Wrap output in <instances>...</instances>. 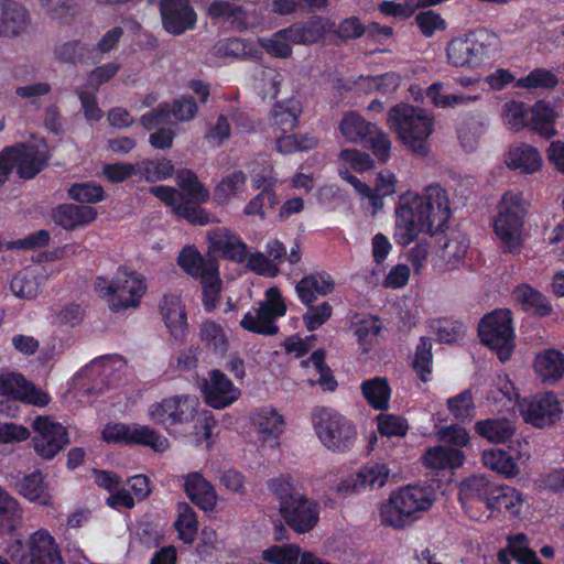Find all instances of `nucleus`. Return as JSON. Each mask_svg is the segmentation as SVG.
Masks as SVG:
<instances>
[{"mask_svg":"<svg viewBox=\"0 0 564 564\" xmlns=\"http://www.w3.org/2000/svg\"><path fill=\"white\" fill-rule=\"evenodd\" d=\"M513 295L522 308L530 314L545 316L552 312V306L547 300L527 284L517 286Z\"/></svg>","mask_w":564,"mask_h":564,"instance_id":"nucleus-42","label":"nucleus"},{"mask_svg":"<svg viewBox=\"0 0 564 564\" xmlns=\"http://www.w3.org/2000/svg\"><path fill=\"white\" fill-rule=\"evenodd\" d=\"M529 111L525 105L520 101L510 100L505 104L502 115L505 124L513 131H520L528 127Z\"/></svg>","mask_w":564,"mask_h":564,"instance_id":"nucleus-57","label":"nucleus"},{"mask_svg":"<svg viewBox=\"0 0 564 564\" xmlns=\"http://www.w3.org/2000/svg\"><path fill=\"white\" fill-rule=\"evenodd\" d=\"M478 334L481 343L495 350L502 362L510 359L514 348V333L509 310H495L484 316L478 326Z\"/></svg>","mask_w":564,"mask_h":564,"instance_id":"nucleus-11","label":"nucleus"},{"mask_svg":"<svg viewBox=\"0 0 564 564\" xmlns=\"http://www.w3.org/2000/svg\"><path fill=\"white\" fill-rule=\"evenodd\" d=\"M519 410L524 421L536 427L553 424L562 413L560 401L553 392L539 393L521 400Z\"/></svg>","mask_w":564,"mask_h":564,"instance_id":"nucleus-15","label":"nucleus"},{"mask_svg":"<svg viewBox=\"0 0 564 564\" xmlns=\"http://www.w3.org/2000/svg\"><path fill=\"white\" fill-rule=\"evenodd\" d=\"M338 161L341 164L340 169L350 167L356 172H365L373 169L375 161L366 152L357 149H345L338 154Z\"/></svg>","mask_w":564,"mask_h":564,"instance_id":"nucleus-61","label":"nucleus"},{"mask_svg":"<svg viewBox=\"0 0 564 564\" xmlns=\"http://www.w3.org/2000/svg\"><path fill=\"white\" fill-rule=\"evenodd\" d=\"M209 248L213 252L235 261H243L247 256V245L230 229L220 227L207 234Z\"/></svg>","mask_w":564,"mask_h":564,"instance_id":"nucleus-25","label":"nucleus"},{"mask_svg":"<svg viewBox=\"0 0 564 564\" xmlns=\"http://www.w3.org/2000/svg\"><path fill=\"white\" fill-rule=\"evenodd\" d=\"M481 460L487 468L506 478H513L520 474V468L514 458L502 449L490 448L484 451Z\"/></svg>","mask_w":564,"mask_h":564,"instance_id":"nucleus-41","label":"nucleus"},{"mask_svg":"<svg viewBox=\"0 0 564 564\" xmlns=\"http://www.w3.org/2000/svg\"><path fill=\"white\" fill-rule=\"evenodd\" d=\"M54 221L65 230H75L91 224L97 210L87 205L63 204L53 210Z\"/></svg>","mask_w":564,"mask_h":564,"instance_id":"nucleus-26","label":"nucleus"},{"mask_svg":"<svg viewBox=\"0 0 564 564\" xmlns=\"http://www.w3.org/2000/svg\"><path fill=\"white\" fill-rule=\"evenodd\" d=\"M434 494L424 487L408 485L392 491L380 506V521L386 527L403 529L431 509Z\"/></svg>","mask_w":564,"mask_h":564,"instance_id":"nucleus-5","label":"nucleus"},{"mask_svg":"<svg viewBox=\"0 0 564 564\" xmlns=\"http://www.w3.org/2000/svg\"><path fill=\"white\" fill-rule=\"evenodd\" d=\"M556 113L553 108L543 100L535 102L529 111L528 127L544 139H551L557 134L554 127Z\"/></svg>","mask_w":564,"mask_h":564,"instance_id":"nucleus-34","label":"nucleus"},{"mask_svg":"<svg viewBox=\"0 0 564 564\" xmlns=\"http://www.w3.org/2000/svg\"><path fill=\"white\" fill-rule=\"evenodd\" d=\"M175 528L180 539L185 543H193L197 534L198 523L194 509L186 502L178 503Z\"/></svg>","mask_w":564,"mask_h":564,"instance_id":"nucleus-51","label":"nucleus"},{"mask_svg":"<svg viewBox=\"0 0 564 564\" xmlns=\"http://www.w3.org/2000/svg\"><path fill=\"white\" fill-rule=\"evenodd\" d=\"M449 218V198L441 186H429L422 194L406 192L397 204L393 238L399 246H409L422 232L443 230Z\"/></svg>","mask_w":564,"mask_h":564,"instance_id":"nucleus-1","label":"nucleus"},{"mask_svg":"<svg viewBox=\"0 0 564 564\" xmlns=\"http://www.w3.org/2000/svg\"><path fill=\"white\" fill-rule=\"evenodd\" d=\"M301 112L302 104L295 97L276 102L272 109V123L282 132L291 131L296 128Z\"/></svg>","mask_w":564,"mask_h":564,"instance_id":"nucleus-38","label":"nucleus"},{"mask_svg":"<svg viewBox=\"0 0 564 564\" xmlns=\"http://www.w3.org/2000/svg\"><path fill=\"white\" fill-rule=\"evenodd\" d=\"M335 289L333 278L326 272H317L305 275L301 279L296 286V293L302 303L312 304L317 295H328Z\"/></svg>","mask_w":564,"mask_h":564,"instance_id":"nucleus-29","label":"nucleus"},{"mask_svg":"<svg viewBox=\"0 0 564 564\" xmlns=\"http://www.w3.org/2000/svg\"><path fill=\"white\" fill-rule=\"evenodd\" d=\"M148 417L165 426H192L195 442L202 444L210 438L214 420L199 409V400L192 394L173 395L148 408Z\"/></svg>","mask_w":564,"mask_h":564,"instance_id":"nucleus-2","label":"nucleus"},{"mask_svg":"<svg viewBox=\"0 0 564 564\" xmlns=\"http://www.w3.org/2000/svg\"><path fill=\"white\" fill-rule=\"evenodd\" d=\"M23 522V511L19 501L0 487V532L12 533Z\"/></svg>","mask_w":564,"mask_h":564,"instance_id":"nucleus-37","label":"nucleus"},{"mask_svg":"<svg viewBox=\"0 0 564 564\" xmlns=\"http://www.w3.org/2000/svg\"><path fill=\"white\" fill-rule=\"evenodd\" d=\"M286 305L279 288L272 286L265 291V301L252 312L245 314L240 321V326L251 333L272 336L279 330L275 321L284 316Z\"/></svg>","mask_w":564,"mask_h":564,"instance_id":"nucleus-12","label":"nucleus"},{"mask_svg":"<svg viewBox=\"0 0 564 564\" xmlns=\"http://www.w3.org/2000/svg\"><path fill=\"white\" fill-rule=\"evenodd\" d=\"M26 23V11L13 3L0 4V34L15 35Z\"/></svg>","mask_w":564,"mask_h":564,"instance_id":"nucleus-46","label":"nucleus"},{"mask_svg":"<svg viewBox=\"0 0 564 564\" xmlns=\"http://www.w3.org/2000/svg\"><path fill=\"white\" fill-rule=\"evenodd\" d=\"M14 564H65L55 538L44 529L33 532L26 544L17 540L8 546Z\"/></svg>","mask_w":564,"mask_h":564,"instance_id":"nucleus-10","label":"nucleus"},{"mask_svg":"<svg viewBox=\"0 0 564 564\" xmlns=\"http://www.w3.org/2000/svg\"><path fill=\"white\" fill-rule=\"evenodd\" d=\"M558 80L555 74L545 68H535L514 82L516 87L524 89L554 88Z\"/></svg>","mask_w":564,"mask_h":564,"instance_id":"nucleus-59","label":"nucleus"},{"mask_svg":"<svg viewBox=\"0 0 564 564\" xmlns=\"http://www.w3.org/2000/svg\"><path fill=\"white\" fill-rule=\"evenodd\" d=\"M380 328L379 319L375 316H368L355 324L354 335L362 352L370 350Z\"/></svg>","mask_w":564,"mask_h":564,"instance_id":"nucleus-56","label":"nucleus"},{"mask_svg":"<svg viewBox=\"0 0 564 564\" xmlns=\"http://www.w3.org/2000/svg\"><path fill=\"white\" fill-rule=\"evenodd\" d=\"M376 128L373 123L355 111L345 113L339 122L341 135L350 143H360L366 140Z\"/></svg>","mask_w":564,"mask_h":564,"instance_id":"nucleus-40","label":"nucleus"},{"mask_svg":"<svg viewBox=\"0 0 564 564\" xmlns=\"http://www.w3.org/2000/svg\"><path fill=\"white\" fill-rule=\"evenodd\" d=\"M421 459L424 467L432 470H443L460 467L465 456L459 449L437 445L427 448Z\"/></svg>","mask_w":564,"mask_h":564,"instance_id":"nucleus-31","label":"nucleus"},{"mask_svg":"<svg viewBox=\"0 0 564 564\" xmlns=\"http://www.w3.org/2000/svg\"><path fill=\"white\" fill-rule=\"evenodd\" d=\"M312 424L321 443L335 453L350 449L357 438L355 424L329 408L315 409L312 413Z\"/></svg>","mask_w":564,"mask_h":564,"instance_id":"nucleus-7","label":"nucleus"},{"mask_svg":"<svg viewBox=\"0 0 564 564\" xmlns=\"http://www.w3.org/2000/svg\"><path fill=\"white\" fill-rule=\"evenodd\" d=\"M184 489L189 500L204 511L215 509L218 497L213 485L199 473L184 476Z\"/></svg>","mask_w":564,"mask_h":564,"instance_id":"nucleus-27","label":"nucleus"},{"mask_svg":"<svg viewBox=\"0 0 564 564\" xmlns=\"http://www.w3.org/2000/svg\"><path fill=\"white\" fill-rule=\"evenodd\" d=\"M102 438L108 443L144 445L156 452H164L169 448L167 438L147 425H126L119 423L107 425L102 431Z\"/></svg>","mask_w":564,"mask_h":564,"instance_id":"nucleus-14","label":"nucleus"},{"mask_svg":"<svg viewBox=\"0 0 564 564\" xmlns=\"http://www.w3.org/2000/svg\"><path fill=\"white\" fill-rule=\"evenodd\" d=\"M200 390L205 403L216 410H223L240 398V390L220 370L208 372L202 382Z\"/></svg>","mask_w":564,"mask_h":564,"instance_id":"nucleus-17","label":"nucleus"},{"mask_svg":"<svg viewBox=\"0 0 564 564\" xmlns=\"http://www.w3.org/2000/svg\"><path fill=\"white\" fill-rule=\"evenodd\" d=\"M390 470L383 463H369L344 479L337 487L341 494L359 492L381 488L387 484Z\"/></svg>","mask_w":564,"mask_h":564,"instance_id":"nucleus-19","label":"nucleus"},{"mask_svg":"<svg viewBox=\"0 0 564 564\" xmlns=\"http://www.w3.org/2000/svg\"><path fill=\"white\" fill-rule=\"evenodd\" d=\"M139 174L148 182H158L172 176L174 166L170 160L139 161Z\"/></svg>","mask_w":564,"mask_h":564,"instance_id":"nucleus-58","label":"nucleus"},{"mask_svg":"<svg viewBox=\"0 0 564 564\" xmlns=\"http://www.w3.org/2000/svg\"><path fill=\"white\" fill-rule=\"evenodd\" d=\"M203 288V305L207 312H213L218 304L223 282L218 270L200 280Z\"/></svg>","mask_w":564,"mask_h":564,"instance_id":"nucleus-64","label":"nucleus"},{"mask_svg":"<svg viewBox=\"0 0 564 564\" xmlns=\"http://www.w3.org/2000/svg\"><path fill=\"white\" fill-rule=\"evenodd\" d=\"M449 412L457 420H470L475 415L474 398L469 390H465L456 397L447 400Z\"/></svg>","mask_w":564,"mask_h":564,"instance_id":"nucleus-63","label":"nucleus"},{"mask_svg":"<svg viewBox=\"0 0 564 564\" xmlns=\"http://www.w3.org/2000/svg\"><path fill=\"white\" fill-rule=\"evenodd\" d=\"M142 274L127 267H120L110 282L100 286L102 297L113 312L137 307L147 291Z\"/></svg>","mask_w":564,"mask_h":564,"instance_id":"nucleus-9","label":"nucleus"},{"mask_svg":"<svg viewBox=\"0 0 564 564\" xmlns=\"http://www.w3.org/2000/svg\"><path fill=\"white\" fill-rule=\"evenodd\" d=\"M246 175L240 172H232L220 180L214 191V199L218 204H227L242 193L246 188Z\"/></svg>","mask_w":564,"mask_h":564,"instance_id":"nucleus-47","label":"nucleus"},{"mask_svg":"<svg viewBox=\"0 0 564 564\" xmlns=\"http://www.w3.org/2000/svg\"><path fill=\"white\" fill-rule=\"evenodd\" d=\"M150 193L170 206L178 217L186 219L193 225L204 226L212 221L209 215L202 208L189 205L184 194L171 186H152Z\"/></svg>","mask_w":564,"mask_h":564,"instance_id":"nucleus-20","label":"nucleus"},{"mask_svg":"<svg viewBox=\"0 0 564 564\" xmlns=\"http://www.w3.org/2000/svg\"><path fill=\"white\" fill-rule=\"evenodd\" d=\"M47 160L46 144L42 141L6 147L0 151V187L14 167L21 178L29 180L45 166Z\"/></svg>","mask_w":564,"mask_h":564,"instance_id":"nucleus-8","label":"nucleus"},{"mask_svg":"<svg viewBox=\"0 0 564 564\" xmlns=\"http://www.w3.org/2000/svg\"><path fill=\"white\" fill-rule=\"evenodd\" d=\"M288 29L291 35V41L294 44H313L319 41L325 34L324 25L318 19L295 23Z\"/></svg>","mask_w":564,"mask_h":564,"instance_id":"nucleus-48","label":"nucleus"},{"mask_svg":"<svg viewBox=\"0 0 564 564\" xmlns=\"http://www.w3.org/2000/svg\"><path fill=\"white\" fill-rule=\"evenodd\" d=\"M302 554L297 544L273 545L262 552V558L270 564H300Z\"/></svg>","mask_w":564,"mask_h":564,"instance_id":"nucleus-53","label":"nucleus"},{"mask_svg":"<svg viewBox=\"0 0 564 564\" xmlns=\"http://www.w3.org/2000/svg\"><path fill=\"white\" fill-rule=\"evenodd\" d=\"M527 508L528 501L523 494L507 485L497 486L489 503V510L505 509L514 517H519Z\"/></svg>","mask_w":564,"mask_h":564,"instance_id":"nucleus-33","label":"nucleus"},{"mask_svg":"<svg viewBox=\"0 0 564 564\" xmlns=\"http://www.w3.org/2000/svg\"><path fill=\"white\" fill-rule=\"evenodd\" d=\"M44 281L45 275L42 272L25 269L13 276L10 289L17 297L32 300L40 293Z\"/></svg>","mask_w":564,"mask_h":564,"instance_id":"nucleus-36","label":"nucleus"},{"mask_svg":"<svg viewBox=\"0 0 564 564\" xmlns=\"http://www.w3.org/2000/svg\"><path fill=\"white\" fill-rule=\"evenodd\" d=\"M497 485L491 484L485 476L474 475L464 479L459 485V500L470 518L481 520V517L473 513L476 505H485L489 509L490 498Z\"/></svg>","mask_w":564,"mask_h":564,"instance_id":"nucleus-21","label":"nucleus"},{"mask_svg":"<svg viewBox=\"0 0 564 564\" xmlns=\"http://www.w3.org/2000/svg\"><path fill=\"white\" fill-rule=\"evenodd\" d=\"M160 311L165 326L175 339H183L187 333V318L181 296L177 294L164 295Z\"/></svg>","mask_w":564,"mask_h":564,"instance_id":"nucleus-28","label":"nucleus"},{"mask_svg":"<svg viewBox=\"0 0 564 564\" xmlns=\"http://www.w3.org/2000/svg\"><path fill=\"white\" fill-rule=\"evenodd\" d=\"M514 560L518 564H542L536 553L527 545V536L518 534L508 539V546L498 552V561L501 564H511Z\"/></svg>","mask_w":564,"mask_h":564,"instance_id":"nucleus-35","label":"nucleus"},{"mask_svg":"<svg viewBox=\"0 0 564 564\" xmlns=\"http://www.w3.org/2000/svg\"><path fill=\"white\" fill-rule=\"evenodd\" d=\"M163 29L172 35H181L195 29L197 14L189 0H160Z\"/></svg>","mask_w":564,"mask_h":564,"instance_id":"nucleus-18","label":"nucleus"},{"mask_svg":"<svg viewBox=\"0 0 564 564\" xmlns=\"http://www.w3.org/2000/svg\"><path fill=\"white\" fill-rule=\"evenodd\" d=\"M475 431L490 443H505L514 433L513 423L506 417H496L478 421Z\"/></svg>","mask_w":564,"mask_h":564,"instance_id":"nucleus-39","label":"nucleus"},{"mask_svg":"<svg viewBox=\"0 0 564 564\" xmlns=\"http://www.w3.org/2000/svg\"><path fill=\"white\" fill-rule=\"evenodd\" d=\"M364 398L375 410H387L391 397L390 386L384 378L376 377L360 386Z\"/></svg>","mask_w":564,"mask_h":564,"instance_id":"nucleus-43","label":"nucleus"},{"mask_svg":"<svg viewBox=\"0 0 564 564\" xmlns=\"http://www.w3.org/2000/svg\"><path fill=\"white\" fill-rule=\"evenodd\" d=\"M387 124L411 154L421 158L430 154V139L435 130V117L431 111L398 104L389 109Z\"/></svg>","mask_w":564,"mask_h":564,"instance_id":"nucleus-3","label":"nucleus"},{"mask_svg":"<svg viewBox=\"0 0 564 564\" xmlns=\"http://www.w3.org/2000/svg\"><path fill=\"white\" fill-rule=\"evenodd\" d=\"M199 338L207 348L216 354H224L229 347V337L224 326L215 321L206 319L199 326Z\"/></svg>","mask_w":564,"mask_h":564,"instance_id":"nucleus-44","label":"nucleus"},{"mask_svg":"<svg viewBox=\"0 0 564 564\" xmlns=\"http://www.w3.org/2000/svg\"><path fill=\"white\" fill-rule=\"evenodd\" d=\"M32 427L34 431L32 438L33 448L43 459H53L69 443L66 427L50 416H36Z\"/></svg>","mask_w":564,"mask_h":564,"instance_id":"nucleus-13","label":"nucleus"},{"mask_svg":"<svg viewBox=\"0 0 564 564\" xmlns=\"http://www.w3.org/2000/svg\"><path fill=\"white\" fill-rule=\"evenodd\" d=\"M503 162L511 171L532 175L542 170L543 156L534 145L525 142H514L506 151Z\"/></svg>","mask_w":564,"mask_h":564,"instance_id":"nucleus-22","label":"nucleus"},{"mask_svg":"<svg viewBox=\"0 0 564 564\" xmlns=\"http://www.w3.org/2000/svg\"><path fill=\"white\" fill-rule=\"evenodd\" d=\"M527 214L528 203L522 192L512 189L501 196L494 218V232L506 252H517L521 249Z\"/></svg>","mask_w":564,"mask_h":564,"instance_id":"nucleus-6","label":"nucleus"},{"mask_svg":"<svg viewBox=\"0 0 564 564\" xmlns=\"http://www.w3.org/2000/svg\"><path fill=\"white\" fill-rule=\"evenodd\" d=\"M303 368L314 370L316 378H308L311 384L318 383L326 390H334L336 381L332 377L329 369L325 366V355L322 350H316L308 359L302 360Z\"/></svg>","mask_w":564,"mask_h":564,"instance_id":"nucleus-49","label":"nucleus"},{"mask_svg":"<svg viewBox=\"0 0 564 564\" xmlns=\"http://www.w3.org/2000/svg\"><path fill=\"white\" fill-rule=\"evenodd\" d=\"M270 491L280 501V511L283 509L284 502H293L296 498L303 496L299 488V482L290 475H281L270 480Z\"/></svg>","mask_w":564,"mask_h":564,"instance_id":"nucleus-52","label":"nucleus"},{"mask_svg":"<svg viewBox=\"0 0 564 564\" xmlns=\"http://www.w3.org/2000/svg\"><path fill=\"white\" fill-rule=\"evenodd\" d=\"M178 267L194 279H204L218 270L216 261L204 259L194 246L184 247L177 257Z\"/></svg>","mask_w":564,"mask_h":564,"instance_id":"nucleus-30","label":"nucleus"},{"mask_svg":"<svg viewBox=\"0 0 564 564\" xmlns=\"http://www.w3.org/2000/svg\"><path fill=\"white\" fill-rule=\"evenodd\" d=\"M260 46L271 56L278 58H288L292 55L291 35L289 29H282L269 37L259 39Z\"/></svg>","mask_w":564,"mask_h":564,"instance_id":"nucleus-50","label":"nucleus"},{"mask_svg":"<svg viewBox=\"0 0 564 564\" xmlns=\"http://www.w3.org/2000/svg\"><path fill=\"white\" fill-rule=\"evenodd\" d=\"M19 492L29 501L41 506L51 503V496L41 473L25 476L19 485Z\"/></svg>","mask_w":564,"mask_h":564,"instance_id":"nucleus-45","label":"nucleus"},{"mask_svg":"<svg viewBox=\"0 0 564 564\" xmlns=\"http://www.w3.org/2000/svg\"><path fill=\"white\" fill-rule=\"evenodd\" d=\"M398 178L395 174L389 170H383L378 173L376 185L372 188L371 206L373 213L382 208V198L391 196L397 191Z\"/></svg>","mask_w":564,"mask_h":564,"instance_id":"nucleus-54","label":"nucleus"},{"mask_svg":"<svg viewBox=\"0 0 564 564\" xmlns=\"http://www.w3.org/2000/svg\"><path fill=\"white\" fill-rule=\"evenodd\" d=\"M468 246V240L459 232L447 236L433 260L434 268L437 271H452L459 268Z\"/></svg>","mask_w":564,"mask_h":564,"instance_id":"nucleus-24","label":"nucleus"},{"mask_svg":"<svg viewBox=\"0 0 564 564\" xmlns=\"http://www.w3.org/2000/svg\"><path fill=\"white\" fill-rule=\"evenodd\" d=\"M400 85V77L394 73H387L380 76H366L359 78V86L368 91H380L389 94Z\"/></svg>","mask_w":564,"mask_h":564,"instance_id":"nucleus-62","label":"nucleus"},{"mask_svg":"<svg viewBox=\"0 0 564 564\" xmlns=\"http://www.w3.org/2000/svg\"><path fill=\"white\" fill-rule=\"evenodd\" d=\"M176 182L183 193L187 194L191 203L203 204L209 198V192L197 180V176L192 171H181L176 175Z\"/></svg>","mask_w":564,"mask_h":564,"instance_id":"nucleus-55","label":"nucleus"},{"mask_svg":"<svg viewBox=\"0 0 564 564\" xmlns=\"http://www.w3.org/2000/svg\"><path fill=\"white\" fill-rule=\"evenodd\" d=\"M497 44V34L488 29L459 34L445 46L446 63L454 68L480 69L494 57Z\"/></svg>","mask_w":564,"mask_h":564,"instance_id":"nucleus-4","label":"nucleus"},{"mask_svg":"<svg viewBox=\"0 0 564 564\" xmlns=\"http://www.w3.org/2000/svg\"><path fill=\"white\" fill-rule=\"evenodd\" d=\"M484 133V123L475 118L464 120L458 128L460 145L468 152L474 151Z\"/></svg>","mask_w":564,"mask_h":564,"instance_id":"nucleus-60","label":"nucleus"},{"mask_svg":"<svg viewBox=\"0 0 564 564\" xmlns=\"http://www.w3.org/2000/svg\"><path fill=\"white\" fill-rule=\"evenodd\" d=\"M286 523L297 533L311 531L318 521V506L304 495L293 502H284L280 511Z\"/></svg>","mask_w":564,"mask_h":564,"instance_id":"nucleus-23","label":"nucleus"},{"mask_svg":"<svg viewBox=\"0 0 564 564\" xmlns=\"http://www.w3.org/2000/svg\"><path fill=\"white\" fill-rule=\"evenodd\" d=\"M534 372L544 382H556L564 375V356L556 349H545L534 359Z\"/></svg>","mask_w":564,"mask_h":564,"instance_id":"nucleus-32","label":"nucleus"},{"mask_svg":"<svg viewBox=\"0 0 564 564\" xmlns=\"http://www.w3.org/2000/svg\"><path fill=\"white\" fill-rule=\"evenodd\" d=\"M250 424L262 447L275 449L285 430L283 415L273 406L265 405L250 415Z\"/></svg>","mask_w":564,"mask_h":564,"instance_id":"nucleus-16","label":"nucleus"}]
</instances>
